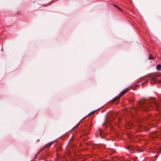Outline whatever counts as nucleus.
<instances>
[{
  "label": "nucleus",
  "instance_id": "obj_12",
  "mask_svg": "<svg viewBox=\"0 0 161 161\" xmlns=\"http://www.w3.org/2000/svg\"><path fill=\"white\" fill-rule=\"evenodd\" d=\"M110 102H111V103H113V102H114V101H110Z\"/></svg>",
  "mask_w": 161,
  "mask_h": 161
},
{
  "label": "nucleus",
  "instance_id": "obj_13",
  "mask_svg": "<svg viewBox=\"0 0 161 161\" xmlns=\"http://www.w3.org/2000/svg\"><path fill=\"white\" fill-rule=\"evenodd\" d=\"M79 123L77 124V126H78V125H79Z\"/></svg>",
  "mask_w": 161,
  "mask_h": 161
},
{
  "label": "nucleus",
  "instance_id": "obj_15",
  "mask_svg": "<svg viewBox=\"0 0 161 161\" xmlns=\"http://www.w3.org/2000/svg\"><path fill=\"white\" fill-rule=\"evenodd\" d=\"M129 101H133V100H129Z\"/></svg>",
  "mask_w": 161,
  "mask_h": 161
},
{
  "label": "nucleus",
  "instance_id": "obj_4",
  "mask_svg": "<svg viewBox=\"0 0 161 161\" xmlns=\"http://www.w3.org/2000/svg\"><path fill=\"white\" fill-rule=\"evenodd\" d=\"M156 68L158 71L161 70V65L160 64H158L156 66Z\"/></svg>",
  "mask_w": 161,
  "mask_h": 161
},
{
  "label": "nucleus",
  "instance_id": "obj_14",
  "mask_svg": "<svg viewBox=\"0 0 161 161\" xmlns=\"http://www.w3.org/2000/svg\"><path fill=\"white\" fill-rule=\"evenodd\" d=\"M143 107V106H141V107Z\"/></svg>",
  "mask_w": 161,
  "mask_h": 161
},
{
  "label": "nucleus",
  "instance_id": "obj_8",
  "mask_svg": "<svg viewBox=\"0 0 161 161\" xmlns=\"http://www.w3.org/2000/svg\"><path fill=\"white\" fill-rule=\"evenodd\" d=\"M43 148L42 147V149H40L38 151V153H40L43 150Z\"/></svg>",
  "mask_w": 161,
  "mask_h": 161
},
{
  "label": "nucleus",
  "instance_id": "obj_10",
  "mask_svg": "<svg viewBox=\"0 0 161 161\" xmlns=\"http://www.w3.org/2000/svg\"><path fill=\"white\" fill-rule=\"evenodd\" d=\"M99 132L100 134L101 133V131H100V130H99Z\"/></svg>",
  "mask_w": 161,
  "mask_h": 161
},
{
  "label": "nucleus",
  "instance_id": "obj_9",
  "mask_svg": "<svg viewBox=\"0 0 161 161\" xmlns=\"http://www.w3.org/2000/svg\"><path fill=\"white\" fill-rule=\"evenodd\" d=\"M118 121L119 122V123H120V119H119V120H118Z\"/></svg>",
  "mask_w": 161,
  "mask_h": 161
},
{
  "label": "nucleus",
  "instance_id": "obj_7",
  "mask_svg": "<svg viewBox=\"0 0 161 161\" xmlns=\"http://www.w3.org/2000/svg\"><path fill=\"white\" fill-rule=\"evenodd\" d=\"M153 57L151 55H150L148 58L149 59H153Z\"/></svg>",
  "mask_w": 161,
  "mask_h": 161
},
{
  "label": "nucleus",
  "instance_id": "obj_11",
  "mask_svg": "<svg viewBox=\"0 0 161 161\" xmlns=\"http://www.w3.org/2000/svg\"><path fill=\"white\" fill-rule=\"evenodd\" d=\"M141 102H142V101H139V104H140V103Z\"/></svg>",
  "mask_w": 161,
  "mask_h": 161
},
{
  "label": "nucleus",
  "instance_id": "obj_2",
  "mask_svg": "<svg viewBox=\"0 0 161 161\" xmlns=\"http://www.w3.org/2000/svg\"><path fill=\"white\" fill-rule=\"evenodd\" d=\"M129 90L128 88H127L124 90H123L119 94V95L117 96V97H115L114 99L111 100V101H116V100L119 99L120 97L123 95L124 94H125L126 92H127Z\"/></svg>",
  "mask_w": 161,
  "mask_h": 161
},
{
  "label": "nucleus",
  "instance_id": "obj_3",
  "mask_svg": "<svg viewBox=\"0 0 161 161\" xmlns=\"http://www.w3.org/2000/svg\"><path fill=\"white\" fill-rule=\"evenodd\" d=\"M155 99H156L155 98L153 97H149L148 98H146L142 97L141 98L139 101H142V100H145L146 101H148V100H149L150 101H151L152 100H154Z\"/></svg>",
  "mask_w": 161,
  "mask_h": 161
},
{
  "label": "nucleus",
  "instance_id": "obj_1",
  "mask_svg": "<svg viewBox=\"0 0 161 161\" xmlns=\"http://www.w3.org/2000/svg\"><path fill=\"white\" fill-rule=\"evenodd\" d=\"M92 125L89 124L87 126H85L84 128L85 129L83 134L82 137L83 139L87 140L88 139V135L90 133V130L91 129Z\"/></svg>",
  "mask_w": 161,
  "mask_h": 161
},
{
  "label": "nucleus",
  "instance_id": "obj_6",
  "mask_svg": "<svg viewBox=\"0 0 161 161\" xmlns=\"http://www.w3.org/2000/svg\"><path fill=\"white\" fill-rule=\"evenodd\" d=\"M114 6L115 7L119 9V10H121V8H120L118 7L116 4H114Z\"/></svg>",
  "mask_w": 161,
  "mask_h": 161
},
{
  "label": "nucleus",
  "instance_id": "obj_5",
  "mask_svg": "<svg viewBox=\"0 0 161 161\" xmlns=\"http://www.w3.org/2000/svg\"><path fill=\"white\" fill-rule=\"evenodd\" d=\"M51 143H49L48 144H46L45 145L43 148V149H45V148H48L51 145Z\"/></svg>",
  "mask_w": 161,
  "mask_h": 161
}]
</instances>
